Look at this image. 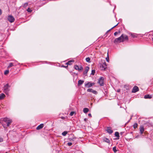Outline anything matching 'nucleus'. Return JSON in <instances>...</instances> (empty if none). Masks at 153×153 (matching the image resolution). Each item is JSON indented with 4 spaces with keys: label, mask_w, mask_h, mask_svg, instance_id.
<instances>
[{
    "label": "nucleus",
    "mask_w": 153,
    "mask_h": 153,
    "mask_svg": "<svg viewBox=\"0 0 153 153\" xmlns=\"http://www.w3.org/2000/svg\"><path fill=\"white\" fill-rule=\"evenodd\" d=\"M0 122L2 124L3 127L5 128H7L9 126V125L12 123L11 120L9 118L5 117L2 119Z\"/></svg>",
    "instance_id": "obj_1"
},
{
    "label": "nucleus",
    "mask_w": 153,
    "mask_h": 153,
    "mask_svg": "<svg viewBox=\"0 0 153 153\" xmlns=\"http://www.w3.org/2000/svg\"><path fill=\"white\" fill-rule=\"evenodd\" d=\"M128 37L126 35L122 34L121 36L116 39L114 41L115 44H116L118 42H123L126 40H128Z\"/></svg>",
    "instance_id": "obj_2"
},
{
    "label": "nucleus",
    "mask_w": 153,
    "mask_h": 153,
    "mask_svg": "<svg viewBox=\"0 0 153 153\" xmlns=\"http://www.w3.org/2000/svg\"><path fill=\"white\" fill-rule=\"evenodd\" d=\"M10 87V86H9V84H7L4 87V91L7 95L8 94V92L9 91V88Z\"/></svg>",
    "instance_id": "obj_3"
},
{
    "label": "nucleus",
    "mask_w": 153,
    "mask_h": 153,
    "mask_svg": "<svg viewBox=\"0 0 153 153\" xmlns=\"http://www.w3.org/2000/svg\"><path fill=\"white\" fill-rule=\"evenodd\" d=\"M100 68L102 70H105L107 68V65L105 62L100 64Z\"/></svg>",
    "instance_id": "obj_4"
},
{
    "label": "nucleus",
    "mask_w": 153,
    "mask_h": 153,
    "mask_svg": "<svg viewBox=\"0 0 153 153\" xmlns=\"http://www.w3.org/2000/svg\"><path fill=\"white\" fill-rule=\"evenodd\" d=\"M104 78L103 77H101L98 80V83L100 84L101 86H103Z\"/></svg>",
    "instance_id": "obj_5"
},
{
    "label": "nucleus",
    "mask_w": 153,
    "mask_h": 153,
    "mask_svg": "<svg viewBox=\"0 0 153 153\" xmlns=\"http://www.w3.org/2000/svg\"><path fill=\"white\" fill-rule=\"evenodd\" d=\"M8 20L10 22L12 23L14 22L15 19L13 16L10 15L8 17Z\"/></svg>",
    "instance_id": "obj_6"
},
{
    "label": "nucleus",
    "mask_w": 153,
    "mask_h": 153,
    "mask_svg": "<svg viewBox=\"0 0 153 153\" xmlns=\"http://www.w3.org/2000/svg\"><path fill=\"white\" fill-rule=\"evenodd\" d=\"M87 91L88 92H92L95 94H97V91L95 90H94L91 88L88 89L87 90Z\"/></svg>",
    "instance_id": "obj_7"
},
{
    "label": "nucleus",
    "mask_w": 153,
    "mask_h": 153,
    "mask_svg": "<svg viewBox=\"0 0 153 153\" xmlns=\"http://www.w3.org/2000/svg\"><path fill=\"white\" fill-rule=\"evenodd\" d=\"M74 68L76 70H78L79 71H80L82 70L83 69L82 67V66H81L79 67L77 65H75Z\"/></svg>",
    "instance_id": "obj_8"
},
{
    "label": "nucleus",
    "mask_w": 153,
    "mask_h": 153,
    "mask_svg": "<svg viewBox=\"0 0 153 153\" xmlns=\"http://www.w3.org/2000/svg\"><path fill=\"white\" fill-rule=\"evenodd\" d=\"M140 133L141 134H142L144 131V128L143 126H141L139 128Z\"/></svg>",
    "instance_id": "obj_9"
},
{
    "label": "nucleus",
    "mask_w": 153,
    "mask_h": 153,
    "mask_svg": "<svg viewBox=\"0 0 153 153\" xmlns=\"http://www.w3.org/2000/svg\"><path fill=\"white\" fill-rule=\"evenodd\" d=\"M106 131L109 134H111L113 132V131L112 130L111 128L110 127H107Z\"/></svg>",
    "instance_id": "obj_10"
},
{
    "label": "nucleus",
    "mask_w": 153,
    "mask_h": 153,
    "mask_svg": "<svg viewBox=\"0 0 153 153\" xmlns=\"http://www.w3.org/2000/svg\"><path fill=\"white\" fill-rule=\"evenodd\" d=\"M139 88L137 86H134L132 89V92L135 93L139 91Z\"/></svg>",
    "instance_id": "obj_11"
},
{
    "label": "nucleus",
    "mask_w": 153,
    "mask_h": 153,
    "mask_svg": "<svg viewBox=\"0 0 153 153\" xmlns=\"http://www.w3.org/2000/svg\"><path fill=\"white\" fill-rule=\"evenodd\" d=\"M44 125L43 124H41L38 126L36 128V129L37 130H40L43 128Z\"/></svg>",
    "instance_id": "obj_12"
},
{
    "label": "nucleus",
    "mask_w": 153,
    "mask_h": 153,
    "mask_svg": "<svg viewBox=\"0 0 153 153\" xmlns=\"http://www.w3.org/2000/svg\"><path fill=\"white\" fill-rule=\"evenodd\" d=\"M95 84L94 83H91L90 82H88L87 83V86H88V87H91Z\"/></svg>",
    "instance_id": "obj_13"
},
{
    "label": "nucleus",
    "mask_w": 153,
    "mask_h": 153,
    "mask_svg": "<svg viewBox=\"0 0 153 153\" xmlns=\"http://www.w3.org/2000/svg\"><path fill=\"white\" fill-rule=\"evenodd\" d=\"M115 136L117 137V138L116 139L117 140H118L119 139V134L118 132L116 131L115 133L114 134Z\"/></svg>",
    "instance_id": "obj_14"
},
{
    "label": "nucleus",
    "mask_w": 153,
    "mask_h": 153,
    "mask_svg": "<svg viewBox=\"0 0 153 153\" xmlns=\"http://www.w3.org/2000/svg\"><path fill=\"white\" fill-rule=\"evenodd\" d=\"M103 141L105 142H106L108 143H109L110 142V141L109 139L106 138H104L103 139Z\"/></svg>",
    "instance_id": "obj_15"
},
{
    "label": "nucleus",
    "mask_w": 153,
    "mask_h": 153,
    "mask_svg": "<svg viewBox=\"0 0 153 153\" xmlns=\"http://www.w3.org/2000/svg\"><path fill=\"white\" fill-rule=\"evenodd\" d=\"M74 61L73 60H71L67 62L66 63V64L67 65H71L72 62H74Z\"/></svg>",
    "instance_id": "obj_16"
},
{
    "label": "nucleus",
    "mask_w": 153,
    "mask_h": 153,
    "mask_svg": "<svg viewBox=\"0 0 153 153\" xmlns=\"http://www.w3.org/2000/svg\"><path fill=\"white\" fill-rule=\"evenodd\" d=\"M5 97V95L4 94H0V100H2Z\"/></svg>",
    "instance_id": "obj_17"
},
{
    "label": "nucleus",
    "mask_w": 153,
    "mask_h": 153,
    "mask_svg": "<svg viewBox=\"0 0 153 153\" xmlns=\"http://www.w3.org/2000/svg\"><path fill=\"white\" fill-rule=\"evenodd\" d=\"M84 81L81 80H79L78 81V85L79 86L81 85L84 82Z\"/></svg>",
    "instance_id": "obj_18"
},
{
    "label": "nucleus",
    "mask_w": 153,
    "mask_h": 153,
    "mask_svg": "<svg viewBox=\"0 0 153 153\" xmlns=\"http://www.w3.org/2000/svg\"><path fill=\"white\" fill-rule=\"evenodd\" d=\"M16 64H15L14 63H10L9 64V65L8 67V68H9L10 67H12L13 66H16Z\"/></svg>",
    "instance_id": "obj_19"
},
{
    "label": "nucleus",
    "mask_w": 153,
    "mask_h": 153,
    "mask_svg": "<svg viewBox=\"0 0 153 153\" xmlns=\"http://www.w3.org/2000/svg\"><path fill=\"white\" fill-rule=\"evenodd\" d=\"M144 98L145 99H147V98H152V96L151 95H145L144 96Z\"/></svg>",
    "instance_id": "obj_20"
},
{
    "label": "nucleus",
    "mask_w": 153,
    "mask_h": 153,
    "mask_svg": "<svg viewBox=\"0 0 153 153\" xmlns=\"http://www.w3.org/2000/svg\"><path fill=\"white\" fill-rule=\"evenodd\" d=\"M107 57L106 58V61L108 62H109V56H108V52H107Z\"/></svg>",
    "instance_id": "obj_21"
},
{
    "label": "nucleus",
    "mask_w": 153,
    "mask_h": 153,
    "mask_svg": "<svg viewBox=\"0 0 153 153\" xmlns=\"http://www.w3.org/2000/svg\"><path fill=\"white\" fill-rule=\"evenodd\" d=\"M138 126V124L137 123H134V124L133 125V126L134 128H136Z\"/></svg>",
    "instance_id": "obj_22"
},
{
    "label": "nucleus",
    "mask_w": 153,
    "mask_h": 153,
    "mask_svg": "<svg viewBox=\"0 0 153 153\" xmlns=\"http://www.w3.org/2000/svg\"><path fill=\"white\" fill-rule=\"evenodd\" d=\"M67 134V131H64L62 133V134L64 136H65Z\"/></svg>",
    "instance_id": "obj_23"
},
{
    "label": "nucleus",
    "mask_w": 153,
    "mask_h": 153,
    "mask_svg": "<svg viewBox=\"0 0 153 153\" xmlns=\"http://www.w3.org/2000/svg\"><path fill=\"white\" fill-rule=\"evenodd\" d=\"M113 150L114 153H116L117 152V150L116 147L115 146L113 148Z\"/></svg>",
    "instance_id": "obj_24"
},
{
    "label": "nucleus",
    "mask_w": 153,
    "mask_h": 153,
    "mask_svg": "<svg viewBox=\"0 0 153 153\" xmlns=\"http://www.w3.org/2000/svg\"><path fill=\"white\" fill-rule=\"evenodd\" d=\"M131 35L132 37L134 38L137 37L135 35V34L134 33H131Z\"/></svg>",
    "instance_id": "obj_25"
},
{
    "label": "nucleus",
    "mask_w": 153,
    "mask_h": 153,
    "mask_svg": "<svg viewBox=\"0 0 153 153\" xmlns=\"http://www.w3.org/2000/svg\"><path fill=\"white\" fill-rule=\"evenodd\" d=\"M119 24V23H117V24L116 25H115L113 27H112L111 29H110V30H108V31H107V32L108 33V32L109 31H110L112 29H113V28H114V27H115L116 26H117V25L118 24Z\"/></svg>",
    "instance_id": "obj_26"
},
{
    "label": "nucleus",
    "mask_w": 153,
    "mask_h": 153,
    "mask_svg": "<svg viewBox=\"0 0 153 153\" xmlns=\"http://www.w3.org/2000/svg\"><path fill=\"white\" fill-rule=\"evenodd\" d=\"M75 113V112L74 111H71L70 113V115L71 116H73L74 114Z\"/></svg>",
    "instance_id": "obj_27"
},
{
    "label": "nucleus",
    "mask_w": 153,
    "mask_h": 153,
    "mask_svg": "<svg viewBox=\"0 0 153 153\" xmlns=\"http://www.w3.org/2000/svg\"><path fill=\"white\" fill-rule=\"evenodd\" d=\"M87 62H90V59L89 57H87Z\"/></svg>",
    "instance_id": "obj_28"
},
{
    "label": "nucleus",
    "mask_w": 153,
    "mask_h": 153,
    "mask_svg": "<svg viewBox=\"0 0 153 153\" xmlns=\"http://www.w3.org/2000/svg\"><path fill=\"white\" fill-rule=\"evenodd\" d=\"M9 70H6L5 71V72H4V74L5 75L9 73Z\"/></svg>",
    "instance_id": "obj_29"
},
{
    "label": "nucleus",
    "mask_w": 153,
    "mask_h": 153,
    "mask_svg": "<svg viewBox=\"0 0 153 153\" xmlns=\"http://www.w3.org/2000/svg\"><path fill=\"white\" fill-rule=\"evenodd\" d=\"M95 73V70H92L91 71V74L92 75H94Z\"/></svg>",
    "instance_id": "obj_30"
},
{
    "label": "nucleus",
    "mask_w": 153,
    "mask_h": 153,
    "mask_svg": "<svg viewBox=\"0 0 153 153\" xmlns=\"http://www.w3.org/2000/svg\"><path fill=\"white\" fill-rule=\"evenodd\" d=\"M27 10V11L29 12H31L32 11V10L29 8H28Z\"/></svg>",
    "instance_id": "obj_31"
},
{
    "label": "nucleus",
    "mask_w": 153,
    "mask_h": 153,
    "mask_svg": "<svg viewBox=\"0 0 153 153\" xmlns=\"http://www.w3.org/2000/svg\"><path fill=\"white\" fill-rule=\"evenodd\" d=\"M68 145L69 146H71L72 145V143L71 142H68Z\"/></svg>",
    "instance_id": "obj_32"
},
{
    "label": "nucleus",
    "mask_w": 153,
    "mask_h": 153,
    "mask_svg": "<svg viewBox=\"0 0 153 153\" xmlns=\"http://www.w3.org/2000/svg\"><path fill=\"white\" fill-rule=\"evenodd\" d=\"M27 5H28V3H26L24 4L23 6L24 7H26L27 6Z\"/></svg>",
    "instance_id": "obj_33"
},
{
    "label": "nucleus",
    "mask_w": 153,
    "mask_h": 153,
    "mask_svg": "<svg viewBox=\"0 0 153 153\" xmlns=\"http://www.w3.org/2000/svg\"><path fill=\"white\" fill-rule=\"evenodd\" d=\"M83 112L84 113H86V108H84Z\"/></svg>",
    "instance_id": "obj_34"
},
{
    "label": "nucleus",
    "mask_w": 153,
    "mask_h": 153,
    "mask_svg": "<svg viewBox=\"0 0 153 153\" xmlns=\"http://www.w3.org/2000/svg\"><path fill=\"white\" fill-rule=\"evenodd\" d=\"M3 141V139L2 138L0 137V142H1Z\"/></svg>",
    "instance_id": "obj_35"
},
{
    "label": "nucleus",
    "mask_w": 153,
    "mask_h": 153,
    "mask_svg": "<svg viewBox=\"0 0 153 153\" xmlns=\"http://www.w3.org/2000/svg\"><path fill=\"white\" fill-rule=\"evenodd\" d=\"M89 67L88 66H87V72H88V71L89 70Z\"/></svg>",
    "instance_id": "obj_36"
},
{
    "label": "nucleus",
    "mask_w": 153,
    "mask_h": 153,
    "mask_svg": "<svg viewBox=\"0 0 153 153\" xmlns=\"http://www.w3.org/2000/svg\"><path fill=\"white\" fill-rule=\"evenodd\" d=\"M118 33L117 32H115L114 33V36H116L117 35V34Z\"/></svg>",
    "instance_id": "obj_37"
},
{
    "label": "nucleus",
    "mask_w": 153,
    "mask_h": 153,
    "mask_svg": "<svg viewBox=\"0 0 153 153\" xmlns=\"http://www.w3.org/2000/svg\"><path fill=\"white\" fill-rule=\"evenodd\" d=\"M88 116H89V117H91V114H90H90H88Z\"/></svg>",
    "instance_id": "obj_38"
},
{
    "label": "nucleus",
    "mask_w": 153,
    "mask_h": 153,
    "mask_svg": "<svg viewBox=\"0 0 153 153\" xmlns=\"http://www.w3.org/2000/svg\"><path fill=\"white\" fill-rule=\"evenodd\" d=\"M89 111V109L87 108V113Z\"/></svg>",
    "instance_id": "obj_39"
},
{
    "label": "nucleus",
    "mask_w": 153,
    "mask_h": 153,
    "mask_svg": "<svg viewBox=\"0 0 153 153\" xmlns=\"http://www.w3.org/2000/svg\"><path fill=\"white\" fill-rule=\"evenodd\" d=\"M1 10L0 9V15L1 14Z\"/></svg>",
    "instance_id": "obj_40"
},
{
    "label": "nucleus",
    "mask_w": 153,
    "mask_h": 153,
    "mask_svg": "<svg viewBox=\"0 0 153 153\" xmlns=\"http://www.w3.org/2000/svg\"><path fill=\"white\" fill-rule=\"evenodd\" d=\"M120 91V89H119V90H117V92H119Z\"/></svg>",
    "instance_id": "obj_41"
},
{
    "label": "nucleus",
    "mask_w": 153,
    "mask_h": 153,
    "mask_svg": "<svg viewBox=\"0 0 153 153\" xmlns=\"http://www.w3.org/2000/svg\"><path fill=\"white\" fill-rule=\"evenodd\" d=\"M123 133V132H121L120 133V134H121V135H122Z\"/></svg>",
    "instance_id": "obj_42"
},
{
    "label": "nucleus",
    "mask_w": 153,
    "mask_h": 153,
    "mask_svg": "<svg viewBox=\"0 0 153 153\" xmlns=\"http://www.w3.org/2000/svg\"><path fill=\"white\" fill-rule=\"evenodd\" d=\"M84 120H85V121H86V118H84Z\"/></svg>",
    "instance_id": "obj_43"
},
{
    "label": "nucleus",
    "mask_w": 153,
    "mask_h": 153,
    "mask_svg": "<svg viewBox=\"0 0 153 153\" xmlns=\"http://www.w3.org/2000/svg\"><path fill=\"white\" fill-rule=\"evenodd\" d=\"M68 66H67V67ZM63 67H65V68H66V67L65 66H63Z\"/></svg>",
    "instance_id": "obj_44"
},
{
    "label": "nucleus",
    "mask_w": 153,
    "mask_h": 153,
    "mask_svg": "<svg viewBox=\"0 0 153 153\" xmlns=\"http://www.w3.org/2000/svg\"><path fill=\"white\" fill-rule=\"evenodd\" d=\"M152 41H153V38H152Z\"/></svg>",
    "instance_id": "obj_45"
},
{
    "label": "nucleus",
    "mask_w": 153,
    "mask_h": 153,
    "mask_svg": "<svg viewBox=\"0 0 153 153\" xmlns=\"http://www.w3.org/2000/svg\"><path fill=\"white\" fill-rule=\"evenodd\" d=\"M85 86H86V84H85Z\"/></svg>",
    "instance_id": "obj_46"
}]
</instances>
